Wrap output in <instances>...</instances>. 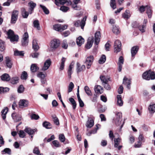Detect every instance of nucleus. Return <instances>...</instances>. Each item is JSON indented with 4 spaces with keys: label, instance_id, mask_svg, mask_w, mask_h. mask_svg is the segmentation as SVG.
<instances>
[{
    "label": "nucleus",
    "instance_id": "nucleus-1",
    "mask_svg": "<svg viewBox=\"0 0 155 155\" xmlns=\"http://www.w3.org/2000/svg\"><path fill=\"white\" fill-rule=\"evenodd\" d=\"M114 120L116 125L117 126H120L121 129L124 123V120H122V113L121 112L116 113Z\"/></svg>",
    "mask_w": 155,
    "mask_h": 155
},
{
    "label": "nucleus",
    "instance_id": "nucleus-2",
    "mask_svg": "<svg viewBox=\"0 0 155 155\" xmlns=\"http://www.w3.org/2000/svg\"><path fill=\"white\" fill-rule=\"evenodd\" d=\"M142 77L146 80H153L155 79V74L153 71L150 70L144 72L143 74Z\"/></svg>",
    "mask_w": 155,
    "mask_h": 155
},
{
    "label": "nucleus",
    "instance_id": "nucleus-3",
    "mask_svg": "<svg viewBox=\"0 0 155 155\" xmlns=\"http://www.w3.org/2000/svg\"><path fill=\"white\" fill-rule=\"evenodd\" d=\"M8 38L10 39L11 42L17 41L18 39V35L14 34L13 31L9 30L7 32Z\"/></svg>",
    "mask_w": 155,
    "mask_h": 155
},
{
    "label": "nucleus",
    "instance_id": "nucleus-4",
    "mask_svg": "<svg viewBox=\"0 0 155 155\" xmlns=\"http://www.w3.org/2000/svg\"><path fill=\"white\" fill-rule=\"evenodd\" d=\"M60 41L58 39H54L50 43V47L52 50H54L60 45Z\"/></svg>",
    "mask_w": 155,
    "mask_h": 155
},
{
    "label": "nucleus",
    "instance_id": "nucleus-5",
    "mask_svg": "<svg viewBox=\"0 0 155 155\" xmlns=\"http://www.w3.org/2000/svg\"><path fill=\"white\" fill-rule=\"evenodd\" d=\"M86 20V17H85L83 18L81 22L79 20L74 21V25L75 26L77 27H78L80 25L81 26V28L83 29L85 24V21Z\"/></svg>",
    "mask_w": 155,
    "mask_h": 155
},
{
    "label": "nucleus",
    "instance_id": "nucleus-6",
    "mask_svg": "<svg viewBox=\"0 0 155 155\" xmlns=\"http://www.w3.org/2000/svg\"><path fill=\"white\" fill-rule=\"evenodd\" d=\"M28 35L27 32H25L22 36L21 43L22 46H25L28 45Z\"/></svg>",
    "mask_w": 155,
    "mask_h": 155
},
{
    "label": "nucleus",
    "instance_id": "nucleus-7",
    "mask_svg": "<svg viewBox=\"0 0 155 155\" xmlns=\"http://www.w3.org/2000/svg\"><path fill=\"white\" fill-rule=\"evenodd\" d=\"M121 44L120 41L117 40L115 41L114 45V52L116 53L120 51L121 48Z\"/></svg>",
    "mask_w": 155,
    "mask_h": 155
},
{
    "label": "nucleus",
    "instance_id": "nucleus-8",
    "mask_svg": "<svg viewBox=\"0 0 155 155\" xmlns=\"http://www.w3.org/2000/svg\"><path fill=\"white\" fill-rule=\"evenodd\" d=\"M93 59L94 58L92 56H90L87 58L85 61V63L87 65V69L90 68L92 64Z\"/></svg>",
    "mask_w": 155,
    "mask_h": 155
},
{
    "label": "nucleus",
    "instance_id": "nucleus-9",
    "mask_svg": "<svg viewBox=\"0 0 155 155\" xmlns=\"http://www.w3.org/2000/svg\"><path fill=\"white\" fill-rule=\"evenodd\" d=\"M51 61L50 59L46 60L44 63V65L42 67L41 70L45 71L48 70L51 64Z\"/></svg>",
    "mask_w": 155,
    "mask_h": 155
},
{
    "label": "nucleus",
    "instance_id": "nucleus-10",
    "mask_svg": "<svg viewBox=\"0 0 155 155\" xmlns=\"http://www.w3.org/2000/svg\"><path fill=\"white\" fill-rule=\"evenodd\" d=\"M131 82L130 80L128 79L126 77H124L123 79V84L126 86L127 88L129 89L130 88Z\"/></svg>",
    "mask_w": 155,
    "mask_h": 155
},
{
    "label": "nucleus",
    "instance_id": "nucleus-11",
    "mask_svg": "<svg viewBox=\"0 0 155 155\" xmlns=\"http://www.w3.org/2000/svg\"><path fill=\"white\" fill-rule=\"evenodd\" d=\"M28 104V101L25 100H21L19 102V107L21 108L27 107Z\"/></svg>",
    "mask_w": 155,
    "mask_h": 155
},
{
    "label": "nucleus",
    "instance_id": "nucleus-12",
    "mask_svg": "<svg viewBox=\"0 0 155 155\" xmlns=\"http://www.w3.org/2000/svg\"><path fill=\"white\" fill-rule=\"evenodd\" d=\"M101 33L100 31H97L95 34L94 43L97 45L100 42Z\"/></svg>",
    "mask_w": 155,
    "mask_h": 155
},
{
    "label": "nucleus",
    "instance_id": "nucleus-13",
    "mask_svg": "<svg viewBox=\"0 0 155 155\" xmlns=\"http://www.w3.org/2000/svg\"><path fill=\"white\" fill-rule=\"evenodd\" d=\"M124 59L122 56H120L117 63V64L118 66V71L119 72H120L121 71L122 65L124 63Z\"/></svg>",
    "mask_w": 155,
    "mask_h": 155
},
{
    "label": "nucleus",
    "instance_id": "nucleus-14",
    "mask_svg": "<svg viewBox=\"0 0 155 155\" xmlns=\"http://www.w3.org/2000/svg\"><path fill=\"white\" fill-rule=\"evenodd\" d=\"M94 42V38L93 37H91L89 38L87 44L86 45V48L87 49L90 48L92 46Z\"/></svg>",
    "mask_w": 155,
    "mask_h": 155
},
{
    "label": "nucleus",
    "instance_id": "nucleus-15",
    "mask_svg": "<svg viewBox=\"0 0 155 155\" xmlns=\"http://www.w3.org/2000/svg\"><path fill=\"white\" fill-rule=\"evenodd\" d=\"M111 30L112 32L116 35L119 34L120 32V30L118 26L116 25L113 26L111 28Z\"/></svg>",
    "mask_w": 155,
    "mask_h": 155
},
{
    "label": "nucleus",
    "instance_id": "nucleus-16",
    "mask_svg": "<svg viewBox=\"0 0 155 155\" xmlns=\"http://www.w3.org/2000/svg\"><path fill=\"white\" fill-rule=\"evenodd\" d=\"M145 8L146 11V13L147 14L148 17L149 18H151L152 15V11L150 7L148 5H146L145 6Z\"/></svg>",
    "mask_w": 155,
    "mask_h": 155
},
{
    "label": "nucleus",
    "instance_id": "nucleus-17",
    "mask_svg": "<svg viewBox=\"0 0 155 155\" xmlns=\"http://www.w3.org/2000/svg\"><path fill=\"white\" fill-rule=\"evenodd\" d=\"M12 116L13 120L15 122H18L21 120V116L20 115L13 113L12 114Z\"/></svg>",
    "mask_w": 155,
    "mask_h": 155
},
{
    "label": "nucleus",
    "instance_id": "nucleus-18",
    "mask_svg": "<svg viewBox=\"0 0 155 155\" xmlns=\"http://www.w3.org/2000/svg\"><path fill=\"white\" fill-rule=\"evenodd\" d=\"M138 49L139 47L137 46H134L132 48L131 52L132 57L134 56L137 52Z\"/></svg>",
    "mask_w": 155,
    "mask_h": 155
},
{
    "label": "nucleus",
    "instance_id": "nucleus-19",
    "mask_svg": "<svg viewBox=\"0 0 155 155\" xmlns=\"http://www.w3.org/2000/svg\"><path fill=\"white\" fill-rule=\"evenodd\" d=\"M66 60V58L64 57H62L61 60V62L60 63L59 70L60 71L63 70L64 66V63Z\"/></svg>",
    "mask_w": 155,
    "mask_h": 155
},
{
    "label": "nucleus",
    "instance_id": "nucleus-20",
    "mask_svg": "<svg viewBox=\"0 0 155 155\" xmlns=\"http://www.w3.org/2000/svg\"><path fill=\"white\" fill-rule=\"evenodd\" d=\"M84 42V39L81 36H80L76 39V43L78 45L80 46Z\"/></svg>",
    "mask_w": 155,
    "mask_h": 155
},
{
    "label": "nucleus",
    "instance_id": "nucleus-21",
    "mask_svg": "<svg viewBox=\"0 0 155 155\" xmlns=\"http://www.w3.org/2000/svg\"><path fill=\"white\" fill-rule=\"evenodd\" d=\"M1 79L3 81H8L10 80V77L8 74L5 73L1 76Z\"/></svg>",
    "mask_w": 155,
    "mask_h": 155
},
{
    "label": "nucleus",
    "instance_id": "nucleus-22",
    "mask_svg": "<svg viewBox=\"0 0 155 155\" xmlns=\"http://www.w3.org/2000/svg\"><path fill=\"white\" fill-rule=\"evenodd\" d=\"M148 110L150 114H152L155 112V104L153 103H151L149 106Z\"/></svg>",
    "mask_w": 155,
    "mask_h": 155
},
{
    "label": "nucleus",
    "instance_id": "nucleus-23",
    "mask_svg": "<svg viewBox=\"0 0 155 155\" xmlns=\"http://www.w3.org/2000/svg\"><path fill=\"white\" fill-rule=\"evenodd\" d=\"M28 6L29 7V12L31 14L33 11L34 8L36 6V4L33 2H31L28 3Z\"/></svg>",
    "mask_w": 155,
    "mask_h": 155
},
{
    "label": "nucleus",
    "instance_id": "nucleus-24",
    "mask_svg": "<svg viewBox=\"0 0 155 155\" xmlns=\"http://www.w3.org/2000/svg\"><path fill=\"white\" fill-rule=\"evenodd\" d=\"M117 104L119 106H121L123 105V102L122 99V96L121 95H118L117 96Z\"/></svg>",
    "mask_w": 155,
    "mask_h": 155
},
{
    "label": "nucleus",
    "instance_id": "nucleus-25",
    "mask_svg": "<svg viewBox=\"0 0 155 155\" xmlns=\"http://www.w3.org/2000/svg\"><path fill=\"white\" fill-rule=\"evenodd\" d=\"M32 47L35 51H38L39 49V47L36 39H34L32 41Z\"/></svg>",
    "mask_w": 155,
    "mask_h": 155
},
{
    "label": "nucleus",
    "instance_id": "nucleus-26",
    "mask_svg": "<svg viewBox=\"0 0 155 155\" xmlns=\"http://www.w3.org/2000/svg\"><path fill=\"white\" fill-rule=\"evenodd\" d=\"M5 63L8 67L10 68H12V63L8 57H6L5 58Z\"/></svg>",
    "mask_w": 155,
    "mask_h": 155
},
{
    "label": "nucleus",
    "instance_id": "nucleus-27",
    "mask_svg": "<svg viewBox=\"0 0 155 155\" xmlns=\"http://www.w3.org/2000/svg\"><path fill=\"white\" fill-rule=\"evenodd\" d=\"M24 130L26 132L30 135L33 134L35 132L37 131V129H32L30 128H26Z\"/></svg>",
    "mask_w": 155,
    "mask_h": 155
},
{
    "label": "nucleus",
    "instance_id": "nucleus-28",
    "mask_svg": "<svg viewBox=\"0 0 155 155\" xmlns=\"http://www.w3.org/2000/svg\"><path fill=\"white\" fill-rule=\"evenodd\" d=\"M123 18L127 20L129 19L130 16V12L129 10H126L122 14Z\"/></svg>",
    "mask_w": 155,
    "mask_h": 155
},
{
    "label": "nucleus",
    "instance_id": "nucleus-29",
    "mask_svg": "<svg viewBox=\"0 0 155 155\" xmlns=\"http://www.w3.org/2000/svg\"><path fill=\"white\" fill-rule=\"evenodd\" d=\"M120 139L119 138L115 139L114 140V147H117L119 150H120L122 147L121 146H119L118 147V146L120 142Z\"/></svg>",
    "mask_w": 155,
    "mask_h": 155
},
{
    "label": "nucleus",
    "instance_id": "nucleus-30",
    "mask_svg": "<svg viewBox=\"0 0 155 155\" xmlns=\"http://www.w3.org/2000/svg\"><path fill=\"white\" fill-rule=\"evenodd\" d=\"M85 69V66L84 65H82L80 66V64L79 63H77V70L78 72H79L81 71H84Z\"/></svg>",
    "mask_w": 155,
    "mask_h": 155
},
{
    "label": "nucleus",
    "instance_id": "nucleus-31",
    "mask_svg": "<svg viewBox=\"0 0 155 155\" xmlns=\"http://www.w3.org/2000/svg\"><path fill=\"white\" fill-rule=\"evenodd\" d=\"M78 3V2H76L71 4L72 8L74 10H80L81 9V7L77 5Z\"/></svg>",
    "mask_w": 155,
    "mask_h": 155
},
{
    "label": "nucleus",
    "instance_id": "nucleus-32",
    "mask_svg": "<svg viewBox=\"0 0 155 155\" xmlns=\"http://www.w3.org/2000/svg\"><path fill=\"white\" fill-rule=\"evenodd\" d=\"M30 69L32 72H35L38 70L39 68L36 64H32L31 65Z\"/></svg>",
    "mask_w": 155,
    "mask_h": 155
},
{
    "label": "nucleus",
    "instance_id": "nucleus-33",
    "mask_svg": "<svg viewBox=\"0 0 155 155\" xmlns=\"http://www.w3.org/2000/svg\"><path fill=\"white\" fill-rule=\"evenodd\" d=\"M19 78L18 77H14L10 79V82L13 84H17L18 82Z\"/></svg>",
    "mask_w": 155,
    "mask_h": 155
},
{
    "label": "nucleus",
    "instance_id": "nucleus-34",
    "mask_svg": "<svg viewBox=\"0 0 155 155\" xmlns=\"http://www.w3.org/2000/svg\"><path fill=\"white\" fill-rule=\"evenodd\" d=\"M94 90L95 92L97 94H101L103 92L102 87L99 85H98L95 87Z\"/></svg>",
    "mask_w": 155,
    "mask_h": 155
},
{
    "label": "nucleus",
    "instance_id": "nucleus-35",
    "mask_svg": "<svg viewBox=\"0 0 155 155\" xmlns=\"http://www.w3.org/2000/svg\"><path fill=\"white\" fill-rule=\"evenodd\" d=\"M8 109L7 107H5L2 111V115L3 120L5 119L6 118V114L8 111Z\"/></svg>",
    "mask_w": 155,
    "mask_h": 155
},
{
    "label": "nucleus",
    "instance_id": "nucleus-36",
    "mask_svg": "<svg viewBox=\"0 0 155 155\" xmlns=\"http://www.w3.org/2000/svg\"><path fill=\"white\" fill-rule=\"evenodd\" d=\"M100 78L103 84L107 83L109 80V78L105 77L104 76L101 75L100 76Z\"/></svg>",
    "mask_w": 155,
    "mask_h": 155
},
{
    "label": "nucleus",
    "instance_id": "nucleus-37",
    "mask_svg": "<svg viewBox=\"0 0 155 155\" xmlns=\"http://www.w3.org/2000/svg\"><path fill=\"white\" fill-rule=\"evenodd\" d=\"M55 4L57 5H64L67 2V0H55Z\"/></svg>",
    "mask_w": 155,
    "mask_h": 155
},
{
    "label": "nucleus",
    "instance_id": "nucleus-38",
    "mask_svg": "<svg viewBox=\"0 0 155 155\" xmlns=\"http://www.w3.org/2000/svg\"><path fill=\"white\" fill-rule=\"evenodd\" d=\"M21 12L22 15L24 18H27L28 15V13L26 11L24 8H21Z\"/></svg>",
    "mask_w": 155,
    "mask_h": 155
},
{
    "label": "nucleus",
    "instance_id": "nucleus-39",
    "mask_svg": "<svg viewBox=\"0 0 155 155\" xmlns=\"http://www.w3.org/2000/svg\"><path fill=\"white\" fill-rule=\"evenodd\" d=\"M9 90V89L8 87H0V94H2L5 93Z\"/></svg>",
    "mask_w": 155,
    "mask_h": 155
},
{
    "label": "nucleus",
    "instance_id": "nucleus-40",
    "mask_svg": "<svg viewBox=\"0 0 155 155\" xmlns=\"http://www.w3.org/2000/svg\"><path fill=\"white\" fill-rule=\"evenodd\" d=\"M94 124V121L93 120H88L87 122L86 126L87 127L91 128L92 127Z\"/></svg>",
    "mask_w": 155,
    "mask_h": 155
},
{
    "label": "nucleus",
    "instance_id": "nucleus-41",
    "mask_svg": "<svg viewBox=\"0 0 155 155\" xmlns=\"http://www.w3.org/2000/svg\"><path fill=\"white\" fill-rule=\"evenodd\" d=\"M106 60V57L103 54L101 55L100 59L99 60V63L100 64H103L104 63Z\"/></svg>",
    "mask_w": 155,
    "mask_h": 155
},
{
    "label": "nucleus",
    "instance_id": "nucleus-42",
    "mask_svg": "<svg viewBox=\"0 0 155 155\" xmlns=\"http://www.w3.org/2000/svg\"><path fill=\"white\" fill-rule=\"evenodd\" d=\"M33 24L34 26L38 30L40 29L39 21L38 20H35L33 21Z\"/></svg>",
    "mask_w": 155,
    "mask_h": 155
},
{
    "label": "nucleus",
    "instance_id": "nucleus-43",
    "mask_svg": "<svg viewBox=\"0 0 155 155\" xmlns=\"http://www.w3.org/2000/svg\"><path fill=\"white\" fill-rule=\"evenodd\" d=\"M53 28L55 31H60L61 24H57L54 25H53Z\"/></svg>",
    "mask_w": 155,
    "mask_h": 155
},
{
    "label": "nucleus",
    "instance_id": "nucleus-44",
    "mask_svg": "<svg viewBox=\"0 0 155 155\" xmlns=\"http://www.w3.org/2000/svg\"><path fill=\"white\" fill-rule=\"evenodd\" d=\"M110 7L113 9L116 8V5L115 0H110Z\"/></svg>",
    "mask_w": 155,
    "mask_h": 155
},
{
    "label": "nucleus",
    "instance_id": "nucleus-45",
    "mask_svg": "<svg viewBox=\"0 0 155 155\" xmlns=\"http://www.w3.org/2000/svg\"><path fill=\"white\" fill-rule=\"evenodd\" d=\"M84 90L86 93L88 95L91 96L92 95L91 91L88 86H85L84 87Z\"/></svg>",
    "mask_w": 155,
    "mask_h": 155
},
{
    "label": "nucleus",
    "instance_id": "nucleus-46",
    "mask_svg": "<svg viewBox=\"0 0 155 155\" xmlns=\"http://www.w3.org/2000/svg\"><path fill=\"white\" fill-rule=\"evenodd\" d=\"M24 54V52L23 51L16 50L14 51V55L15 56H23Z\"/></svg>",
    "mask_w": 155,
    "mask_h": 155
},
{
    "label": "nucleus",
    "instance_id": "nucleus-47",
    "mask_svg": "<svg viewBox=\"0 0 155 155\" xmlns=\"http://www.w3.org/2000/svg\"><path fill=\"white\" fill-rule=\"evenodd\" d=\"M46 76V73H43L41 72H39L37 75V77L40 79L45 78Z\"/></svg>",
    "mask_w": 155,
    "mask_h": 155
},
{
    "label": "nucleus",
    "instance_id": "nucleus-48",
    "mask_svg": "<svg viewBox=\"0 0 155 155\" xmlns=\"http://www.w3.org/2000/svg\"><path fill=\"white\" fill-rule=\"evenodd\" d=\"M5 48V42L2 40H0V50L3 51Z\"/></svg>",
    "mask_w": 155,
    "mask_h": 155
},
{
    "label": "nucleus",
    "instance_id": "nucleus-49",
    "mask_svg": "<svg viewBox=\"0 0 155 155\" xmlns=\"http://www.w3.org/2000/svg\"><path fill=\"white\" fill-rule=\"evenodd\" d=\"M43 126L47 129H50L51 128V125L50 123L48 122L45 121L43 124Z\"/></svg>",
    "mask_w": 155,
    "mask_h": 155
},
{
    "label": "nucleus",
    "instance_id": "nucleus-50",
    "mask_svg": "<svg viewBox=\"0 0 155 155\" xmlns=\"http://www.w3.org/2000/svg\"><path fill=\"white\" fill-rule=\"evenodd\" d=\"M69 101L73 105V107L74 109H75L76 107V103L75 100L73 98H70Z\"/></svg>",
    "mask_w": 155,
    "mask_h": 155
},
{
    "label": "nucleus",
    "instance_id": "nucleus-51",
    "mask_svg": "<svg viewBox=\"0 0 155 155\" xmlns=\"http://www.w3.org/2000/svg\"><path fill=\"white\" fill-rule=\"evenodd\" d=\"M40 6L42 8L43 12L46 14L47 15L49 14V10L45 6L41 5H40Z\"/></svg>",
    "mask_w": 155,
    "mask_h": 155
},
{
    "label": "nucleus",
    "instance_id": "nucleus-52",
    "mask_svg": "<svg viewBox=\"0 0 155 155\" xmlns=\"http://www.w3.org/2000/svg\"><path fill=\"white\" fill-rule=\"evenodd\" d=\"M52 118L54 123L57 125H59V120L56 116L55 115L52 116Z\"/></svg>",
    "mask_w": 155,
    "mask_h": 155
},
{
    "label": "nucleus",
    "instance_id": "nucleus-53",
    "mask_svg": "<svg viewBox=\"0 0 155 155\" xmlns=\"http://www.w3.org/2000/svg\"><path fill=\"white\" fill-rule=\"evenodd\" d=\"M3 152L2 154L7 153L9 155L11 154V151L10 149L9 148H5L3 151H2Z\"/></svg>",
    "mask_w": 155,
    "mask_h": 155
},
{
    "label": "nucleus",
    "instance_id": "nucleus-54",
    "mask_svg": "<svg viewBox=\"0 0 155 155\" xmlns=\"http://www.w3.org/2000/svg\"><path fill=\"white\" fill-rule=\"evenodd\" d=\"M138 143H141L142 142H144L145 141V139L143 136L140 134L139 136Z\"/></svg>",
    "mask_w": 155,
    "mask_h": 155
},
{
    "label": "nucleus",
    "instance_id": "nucleus-55",
    "mask_svg": "<svg viewBox=\"0 0 155 155\" xmlns=\"http://www.w3.org/2000/svg\"><path fill=\"white\" fill-rule=\"evenodd\" d=\"M74 84L72 82H70L68 86V92L69 93L71 92L74 88Z\"/></svg>",
    "mask_w": 155,
    "mask_h": 155
},
{
    "label": "nucleus",
    "instance_id": "nucleus-56",
    "mask_svg": "<svg viewBox=\"0 0 155 155\" xmlns=\"http://www.w3.org/2000/svg\"><path fill=\"white\" fill-rule=\"evenodd\" d=\"M59 139L61 142H64L65 140V137L64 134H60L59 136Z\"/></svg>",
    "mask_w": 155,
    "mask_h": 155
},
{
    "label": "nucleus",
    "instance_id": "nucleus-57",
    "mask_svg": "<svg viewBox=\"0 0 155 155\" xmlns=\"http://www.w3.org/2000/svg\"><path fill=\"white\" fill-rule=\"evenodd\" d=\"M24 90V88L22 85H20L18 89V93H21L23 92Z\"/></svg>",
    "mask_w": 155,
    "mask_h": 155
},
{
    "label": "nucleus",
    "instance_id": "nucleus-58",
    "mask_svg": "<svg viewBox=\"0 0 155 155\" xmlns=\"http://www.w3.org/2000/svg\"><path fill=\"white\" fill-rule=\"evenodd\" d=\"M61 46L62 48L65 49H66L68 47V45L66 40L63 41V42Z\"/></svg>",
    "mask_w": 155,
    "mask_h": 155
},
{
    "label": "nucleus",
    "instance_id": "nucleus-59",
    "mask_svg": "<svg viewBox=\"0 0 155 155\" xmlns=\"http://www.w3.org/2000/svg\"><path fill=\"white\" fill-rule=\"evenodd\" d=\"M27 77V72L25 71L23 72L21 75V78L22 79L26 80Z\"/></svg>",
    "mask_w": 155,
    "mask_h": 155
},
{
    "label": "nucleus",
    "instance_id": "nucleus-60",
    "mask_svg": "<svg viewBox=\"0 0 155 155\" xmlns=\"http://www.w3.org/2000/svg\"><path fill=\"white\" fill-rule=\"evenodd\" d=\"M18 134L19 137L21 138H24L25 136V133L22 130L19 131Z\"/></svg>",
    "mask_w": 155,
    "mask_h": 155
},
{
    "label": "nucleus",
    "instance_id": "nucleus-61",
    "mask_svg": "<svg viewBox=\"0 0 155 155\" xmlns=\"http://www.w3.org/2000/svg\"><path fill=\"white\" fill-rule=\"evenodd\" d=\"M69 9L68 7L65 6H62L60 8V10L64 12H66Z\"/></svg>",
    "mask_w": 155,
    "mask_h": 155
},
{
    "label": "nucleus",
    "instance_id": "nucleus-62",
    "mask_svg": "<svg viewBox=\"0 0 155 155\" xmlns=\"http://www.w3.org/2000/svg\"><path fill=\"white\" fill-rule=\"evenodd\" d=\"M31 117L32 119L38 120L39 118L38 115L35 114H32L31 116Z\"/></svg>",
    "mask_w": 155,
    "mask_h": 155
},
{
    "label": "nucleus",
    "instance_id": "nucleus-63",
    "mask_svg": "<svg viewBox=\"0 0 155 155\" xmlns=\"http://www.w3.org/2000/svg\"><path fill=\"white\" fill-rule=\"evenodd\" d=\"M39 55V53L38 52H34L31 54L30 56L33 58H37Z\"/></svg>",
    "mask_w": 155,
    "mask_h": 155
},
{
    "label": "nucleus",
    "instance_id": "nucleus-64",
    "mask_svg": "<svg viewBox=\"0 0 155 155\" xmlns=\"http://www.w3.org/2000/svg\"><path fill=\"white\" fill-rule=\"evenodd\" d=\"M145 10V6H144L143 5L140 6L139 9V11L141 13H143Z\"/></svg>",
    "mask_w": 155,
    "mask_h": 155
}]
</instances>
